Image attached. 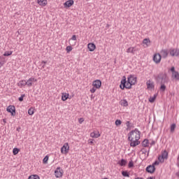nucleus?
Segmentation results:
<instances>
[{"instance_id":"1","label":"nucleus","mask_w":179,"mask_h":179,"mask_svg":"<svg viewBox=\"0 0 179 179\" xmlns=\"http://www.w3.org/2000/svg\"><path fill=\"white\" fill-rule=\"evenodd\" d=\"M138 82V78L135 77L134 75H129L127 78V77L124 76L122 77V79L120 82V87L122 89V90H124V89H132V86L134 85H136Z\"/></svg>"},{"instance_id":"2","label":"nucleus","mask_w":179,"mask_h":179,"mask_svg":"<svg viewBox=\"0 0 179 179\" xmlns=\"http://www.w3.org/2000/svg\"><path fill=\"white\" fill-rule=\"evenodd\" d=\"M128 141H129L130 146L131 148H136L138 145L141 144V131L138 129H135L130 131L128 134Z\"/></svg>"},{"instance_id":"3","label":"nucleus","mask_w":179,"mask_h":179,"mask_svg":"<svg viewBox=\"0 0 179 179\" xmlns=\"http://www.w3.org/2000/svg\"><path fill=\"white\" fill-rule=\"evenodd\" d=\"M158 162L157 164L159 165V163H164V160H167L169 159V152L166 150L163 151L160 155L158 156Z\"/></svg>"},{"instance_id":"4","label":"nucleus","mask_w":179,"mask_h":179,"mask_svg":"<svg viewBox=\"0 0 179 179\" xmlns=\"http://www.w3.org/2000/svg\"><path fill=\"white\" fill-rule=\"evenodd\" d=\"M155 166H157V159H156L152 165L148 166L145 169V171H147V173H149L150 174H153V173L156 171Z\"/></svg>"},{"instance_id":"5","label":"nucleus","mask_w":179,"mask_h":179,"mask_svg":"<svg viewBox=\"0 0 179 179\" xmlns=\"http://www.w3.org/2000/svg\"><path fill=\"white\" fill-rule=\"evenodd\" d=\"M169 52L167 50H162L160 53H157V55L159 57V59H157V64H159L160 61H162V58H167L169 55Z\"/></svg>"},{"instance_id":"6","label":"nucleus","mask_w":179,"mask_h":179,"mask_svg":"<svg viewBox=\"0 0 179 179\" xmlns=\"http://www.w3.org/2000/svg\"><path fill=\"white\" fill-rule=\"evenodd\" d=\"M61 153H62V155H68V153H69V144H68V143H65L61 148Z\"/></svg>"},{"instance_id":"7","label":"nucleus","mask_w":179,"mask_h":179,"mask_svg":"<svg viewBox=\"0 0 179 179\" xmlns=\"http://www.w3.org/2000/svg\"><path fill=\"white\" fill-rule=\"evenodd\" d=\"M55 176L56 178H61V177L64 176V170H62L61 167H57L55 171Z\"/></svg>"},{"instance_id":"8","label":"nucleus","mask_w":179,"mask_h":179,"mask_svg":"<svg viewBox=\"0 0 179 179\" xmlns=\"http://www.w3.org/2000/svg\"><path fill=\"white\" fill-rule=\"evenodd\" d=\"M171 72L172 73V78L176 79V80H179V73L176 71V67L172 66L170 69Z\"/></svg>"},{"instance_id":"9","label":"nucleus","mask_w":179,"mask_h":179,"mask_svg":"<svg viewBox=\"0 0 179 179\" xmlns=\"http://www.w3.org/2000/svg\"><path fill=\"white\" fill-rule=\"evenodd\" d=\"M6 110L8 113H10L12 117H15V115H16V108L15 106H8Z\"/></svg>"},{"instance_id":"10","label":"nucleus","mask_w":179,"mask_h":179,"mask_svg":"<svg viewBox=\"0 0 179 179\" xmlns=\"http://www.w3.org/2000/svg\"><path fill=\"white\" fill-rule=\"evenodd\" d=\"M169 55L171 57H179V49H178V48L169 49Z\"/></svg>"},{"instance_id":"11","label":"nucleus","mask_w":179,"mask_h":179,"mask_svg":"<svg viewBox=\"0 0 179 179\" xmlns=\"http://www.w3.org/2000/svg\"><path fill=\"white\" fill-rule=\"evenodd\" d=\"M34 82H37V79L34 78H30L27 81H26L27 86H28V87H31Z\"/></svg>"},{"instance_id":"12","label":"nucleus","mask_w":179,"mask_h":179,"mask_svg":"<svg viewBox=\"0 0 179 179\" xmlns=\"http://www.w3.org/2000/svg\"><path fill=\"white\" fill-rule=\"evenodd\" d=\"M92 85L95 87V89H100L101 87V81L100 80H96L92 83Z\"/></svg>"},{"instance_id":"13","label":"nucleus","mask_w":179,"mask_h":179,"mask_svg":"<svg viewBox=\"0 0 179 179\" xmlns=\"http://www.w3.org/2000/svg\"><path fill=\"white\" fill-rule=\"evenodd\" d=\"M73 3H74L73 0H69L64 3V8H71V6L73 5Z\"/></svg>"},{"instance_id":"14","label":"nucleus","mask_w":179,"mask_h":179,"mask_svg":"<svg viewBox=\"0 0 179 179\" xmlns=\"http://www.w3.org/2000/svg\"><path fill=\"white\" fill-rule=\"evenodd\" d=\"M146 85L147 89H155V84L153 83V82H152V80H148L146 82Z\"/></svg>"},{"instance_id":"15","label":"nucleus","mask_w":179,"mask_h":179,"mask_svg":"<svg viewBox=\"0 0 179 179\" xmlns=\"http://www.w3.org/2000/svg\"><path fill=\"white\" fill-rule=\"evenodd\" d=\"M87 48L89 51L93 52L96 50V45L94 43H88Z\"/></svg>"},{"instance_id":"16","label":"nucleus","mask_w":179,"mask_h":179,"mask_svg":"<svg viewBox=\"0 0 179 179\" xmlns=\"http://www.w3.org/2000/svg\"><path fill=\"white\" fill-rule=\"evenodd\" d=\"M69 99V94L67 93H62V101H66Z\"/></svg>"},{"instance_id":"17","label":"nucleus","mask_w":179,"mask_h":179,"mask_svg":"<svg viewBox=\"0 0 179 179\" xmlns=\"http://www.w3.org/2000/svg\"><path fill=\"white\" fill-rule=\"evenodd\" d=\"M27 85L26 83V80H21L18 83H17V86H19L21 89L22 87H24Z\"/></svg>"},{"instance_id":"18","label":"nucleus","mask_w":179,"mask_h":179,"mask_svg":"<svg viewBox=\"0 0 179 179\" xmlns=\"http://www.w3.org/2000/svg\"><path fill=\"white\" fill-rule=\"evenodd\" d=\"M91 138H99L100 133L99 131H93L90 134Z\"/></svg>"},{"instance_id":"19","label":"nucleus","mask_w":179,"mask_h":179,"mask_svg":"<svg viewBox=\"0 0 179 179\" xmlns=\"http://www.w3.org/2000/svg\"><path fill=\"white\" fill-rule=\"evenodd\" d=\"M37 2L40 6H45L47 5V0H37Z\"/></svg>"},{"instance_id":"20","label":"nucleus","mask_w":179,"mask_h":179,"mask_svg":"<svg viewBox=\"0 0 179 179\" xmlns=\"http://www.w3.org/2000/svg\"><path fill=\"white\" fill-rule=\"evenodd\" d=\"M120 104L122 106V107H128V101L127 99H123L120 101Z\"/></svg>"},{"instance_id":"21","label":"nucleus","mask_w":179,"mask_h":179,"mask_svg":"<svg viewBox=\"0 0 179 179\" xmlns=\"http://www.w3.org/2000/svg\"><path fill=\"white\" fill-rule=\"evenodd\" d=\"M6 62L5 57L0 56V68H2Z\"/></svg>"},{"instance_id":"22","label":"nucleus","mask_w":179,"mask_h":179,"mask_svg":"<svg viewBox=\"0 0 179 179\" xmlns=\"http://www.w3.org/2000/svg\"><path fill=\"white\" fill-rule=\"evenodd\" d=\"M118 164L122 167L127 164V160L122 159L118 162Z\"/></svg>"},{"instance_id":"23","label":"nucleus","mask_w":179,"mask_h":179,"mask_svg":"<svg viewBox=\"0 0 179 179\" xmlns=\"http://www.w3.org/2000/svg\"><path fill=\"white\" fill-rule=\"evenodd\" d=\"M142 146H143L144 148H148V146H149V140L145 139L142 142Z\"/></svg>"},{"instance_id":"24","label":"nucleus","mask_w":179,"mask_h":179,"mask_svg":"<svg viewBox=\"0 0 179 179\" xmlns=\"http://www.w3.org/2000/svg\"><path fill=\"white\" fill-rule=\"evenodd\" d=\"M127 52L128 54L131 53L134 54V52H135V48L134 47H130L127 50Z\"/></svg>"},{"instance_id":"25","label":"nucleus","mask_w":179,"mask_h":179,"mask_svg":"<svg viewBox=\"0 0 179 179\" xmlns=\"http://www.w3.org/2000/svg\"><path fill=\"white\" fill-rule=\"evenodd\" d=\"M156 97H157V94H155L153 96H150L149 98L150 103H154L155 100H156Z\"/></svg>"},{"instance_id":"26","label":"nucleus","mask_w":179,"mask_h":179,"mask_svg":"<svg viewBox=\"0 0 179 179\" xmlns=\"http://www.w3.org/2000/svg\"><path fill=\"white\" fill-rule=\"evenodd\" d=\"M143 43L145 45V47H148L149 44H150V40L148 38H145L143 39Z\"/></svg>"},{"instance_id":"27","label":"nucleus","mask_w":179,"mask_h":179,"mask_svg":"<svg viewBox=\"0 0 179 179\" xmlns=\"http://www.w3.org/2000/svg\"><path fill=\"white\" fill-rule=\"evenodd\" d=\"M176 128H177V125L173 123L171 125V132H174V131H176Z\"/></svg>"},{"instance_id":"28","label":"nucleus","mask_w":179,"mask_h":179,"mask_svg":"<svg viewBox=\"0 0 179 179\" xmlns=\"http://www.w3.org/2000/svg\"><path fill=\"white\" fill-rule=\"evenodd\" d=\"M122 176H123V177H129V173L128 171H122Z\"/></svg>"},{"instance_id":"29","label":"nucleus","mask_w":179,"mask_h":179,"mask_svg":"<svg viewBox=\"0 0 179 179\" xmlns=\"http://www.w3.org/2000/svg\"><path fill=\"white\" fill-rule=\"evenodd\" d=\"M159 90L161 92H165L166 91V85L164 84H163V82H162V85H161V87L159 88Z\"/></svg>"},{"instance_id":"30","label":"nucleus","mask_w":179,"mask_h":179,"mask_svg":"<svg viewBox=\"0 0 179 179\" xmlns=\"http://www.w3.org/2000/svg\"><path fill=\"white\" fill-rule=\"evenodd\" d=\"M28 179H40V176L38 175H31Z\"/></svg>"},{"instance_id":"31","label":"nucleus","mask_w":179,"mask_h":179,"mask_svg":"<svg viewBox=\"0 0 179 179\" xmlns=\"http://www.w3.org/2000/svg\"><path fill=\"white\" fill-rule=\"evenodd\" d=\"M48 159H49V157L48 155H46L43 159V164H47V163H48Z\"/></svg>"},{"instance_id":"32","label":"nucleus","mask_w":179,"mask_h":179,"mask_svg":"<svg viewBox=\"0 0 179 179\" xmlns=\"http://www.w3.org/2000/svg\"><path fill=\"white\" fill-rule=\"evenodd\" d=\"M12 51H6L3 55V57H9V55H12Z\"/></svg>"},{"instance_id":"33","label":"nucleus","mask_w":179,"mask_h":179,"mask_svg":"<svg viewBox=\"0 0 179 179\" xmlns=\"http://www.w3.org/2000/svg\"><path fill=\"white\" fill-rule=\"evenodd\" d=\"M28 114L29 115H33V114H34V109L33 108H30L28 110Z\"/></svg>"},{"instance_id":"34","label":"nucleus","mask_w":179,"mask_h":179,"mask_svg":"<svg viewBox=\"0 0 179 179\" xmlns=\"http://www.w3.org/2000/svg\"><path fill=\"white\" fill-rule=\"evenodd\" d=\"M19 152H20L19 148H13V153L14 155H17V153H19Z\"/></svg>"},{"instance_id":"35","label":"nucleus","mask_w":179,"mask_h":179,"mask_svg":"<svg viewBox=\"0 0 179 179\" xmlns=\"http://www.w3.org/2000/svg\"><path fill=\"white\" fill-rule=\"evenodd\" d=\"M73 48H72V46L71 45H69L66 48V50L67 52H71V51H72Z\"/></svg>"},{"instance_id":"36","label":"nucleus","mask_w":179,"mask_h":179,"mask_svg":"<svg viewBox=\"0 0 179 179\" xmlns=\"http://www.w3.org/2000/svg\"><path fill=\"white\" fill-rule=\"evenodd\" d=\"M128 167H129V169H132V167H134V162L132 160H131L129 162Z\"/></svg>"},{"instance_id":"37","label":"nucleus","mask_w":179,"mask_h":179,"mask_svg":"<svg viewBox=\"0 0 179 179\" xmlns=\"http://www.w3.org/2000/svg\"><path fill=\"white\" fill-rule=\"evenodd\" d=\"M157 53H155L153 57V61L155 62V64H157Z\"/></svg>"},{"instance_id":"38","label":"nucleus","mask_w":179,"mask_h":179,"mask_svg":"<svg viewBox=\"0 0 179 179\" xmlns=\"http://www.w3.org/2000/svg\"><path fill=\"white\" fill-rule=\"evenodd\" d=\"M115 124L117 126L121 125V124H122V122L121 120H115Z\"/></svg>"},{"instance_id":"39","label":"nucleus","mask_w":179,"mask_h":179,"mask_svg":"<svg viewBox=\"0 0 179 179\" xmlns=\"http://www.w3.org/2000/svg\"><path fill=\"white\" fill-rule=\"evenodd\" d=\"M26 97V94H23L18 98L19 101H23V98Z\"/></svg>"},{"instance_id":"40","label":"nucleus","mask_w":179,"mask_h":179,"mask_svg":"<svg viewBox=\"0 0 179 179\" xmlns=\"http://www.w3.org/2000/svg\"><path fill=\"white\" fill-rule=\"evenodd\" d=\"M126 127L127 129H129V128L131 127V122L129 121L126 122Z\"/></svg>"},{"instance_id":"41","label":"nucleus","mask_w":179,"mask_h":179,"mask_svg":"<svg viewBox=\"0 0 179 179\" xmlns=\"http://www.w3.org/2000/svg\"><path fill=\"white\" fill-rule=\"evenodd\" d=\"M96 89H97V88H96L95 87H92V88L90 90L91 93H95Z\"/></svg>"},{"instance_id":"42","label":"nucleus","mask_w":179,"mask_h":179,"mask_svg":"<svg viewBox=\"0 0 179 179\" xmlns=\"http://www.w3.org/2000/svg\"><path fill=\"white\" fill-rule=\"evenodd\" d=\"M141 152H142L143 155H146V152H147L148 151L146 150V149L143 148V149H141Z\"/></svg>"},{"instance_id":"43","label":"nucleus","mask_w":179,"mask_h":179,"mask_svg":"<svg viewBox=\"0 0 179 179\" xmlns=\"http://www.w3.org/2000/svg\"><path fill=\"white\" fill-rule=\"evenodd\" d=\"M71 40H73V41H76V35H73L72 37H71Z\"/></svg>"},{"instance_id":"44","label":"nucleus","mask_w":179,"mask_h":179,"mask_svg":"<svg viewBox=\"0 0 179 179\" xmlns=\"http://www.w3.org/2000/svg\"><path fill=\"white\" fill-rule=\"evenodd\" d=\"M83 118H80V120H79V122H80V124H82V122H83Z\"/></svg>"},{"instance_id":"45","label":"nucleus","mask_w":179,"mask_h":179,"mask_svg":"<svg viewBox=\"0 0 179 179\" xmlns=\"http://www.w3.org/2000/svg\"><path fill=\"white\" fill-rule=\"evenodd\" d=\"M132 137L134 138V139H136V134L134 133V135H132Z\"/></svg>"},{"instance_id":"46","label":"nucleus","mask_w":179,"mask_h":179,"mask_svg":"<svg viewBox=\"0 0 179 179\" xmlns=\"http://www.w3.org/2000/svg\"><path fill=\"white\" fill-rule=\"evenodd\" d=\"M155 143H156V142H155V141H152L150 143L151 146H152V145H155Z\"/></svg>"},{"instance_id":"47","label":"nucleus","mask_w":179,"mask_h":179,"mask_svg":"<svg viewBox=\"0 0 179 179\" xmlns=\"http://www.w3.org/2000/svg\"><path fill=\"white\" fill-rule=\"evenodd\" d=\"M43 64H47V62H45V61H42V62H41V65H43Z\"/></svg>"},{"instance_id":"48","label":"nucleus","mask_w":179,"mask_h":179,"mask_svg":"<svg viewBox=\"0 0 179 179\" xmlns=\"http://www.w3.org/2000/svg\"><path fill=\"white\" fill-rule=\"evenodd\" d=\"M108 27H110V24H107L106 26V28L108 29Z\"/></svg>"},{"instance_id":"49","label":"nucleus","mask_w":179,"mask_h":179,"mask_svg":"<svg viewBox=\"0 0 179 179\" xmlns=\"http://www.w3.org/2000/svg\"><path fill=\"white\" fill-rule=\"evenodd\" d=\"M3 122H4V124H6V119H3Z\"/></svg>"},{"instance_id":"50","label":"nucleus","mask_w":179,"mask_h":179,"mask_svg":"<svg viewBox=\"0 0 179 179\" xmlns=\"http://www.w3.org/2000/svg\"><path fill=\"white\" fill-rule=\"evenodd\" d=\"M17 131L19 132V131H20V127L17 128Z\"/></svg>"},{"instance_id":"51","label":"nucleus","mask_w":179,"mask_h":179,"mask_svg":"<svg viewBox=\"0 0 179 179\" xmlns=\"http://www.w3.org/2000/svg\"><path fill=\"white\" fill-rule=\"evenodd\" d=\"M147 179H153V177H148Z\"/></svg>"},{"instance_id":"52","label":"nucleus","mask_w":179,"mask_h":179,"mask_svg":"<svg viewBox=\"0 0 179 179\" xmlns=\"http://www.w3.org/2000/svg\"><path fill=\"white\" fill-rule=\"evenodd\" d=\"M176 176H177L178 177H179V171H178V173H176Z\"/></svg>"},{"instance_id":"53","label":"nucleus","mask_w":179,"mask_h":179,"mask_svg":"<svg viewBox=\"0 0 179 179\" xmlns=\"http://www.w3.org/2000/svg\"><path fill=\"white\" fill-rule=\"evenodd\" d=\"M90 145H92V144L93 143V141H91L90 142Z\"/></svg>"},{"instance_id":"54","label":"nucleus","mask_w":179,"mask_h":179,"mask_svg":"<svg viewBox=\"0 0 179 179\" xmlns=\"http://www.w3.org/2000/svg\"><path fill=\"white\" fill-rule=\"evenodd\" d=\"M45 64H43V65L42 66V68H45Z\"/></svg>"},{"instance_id":"55","label":"nucleus","mask_w":179,"mask_h":179,"mask_svg":"<svg viewBox=\"0 0 179 179\" xmlns=\"http://www.w3.org/2000/svg\"><path fill=\"white\" fill-rule=\"evenodd\" d=\"M162 80H166V78H162Z\"/></svg>"},{"instance_id":"56","label":"nucleus","mask_w":179,"mask_h":179,"mask_svg":"<svg viewBox=\"0 0 179 179\" xmlns=\"http://www.w3.org/2000/svg\"><path fill=\"white\" fill-rule=\"evenodd\" d=\"M131 80H134V78H131Z\"/></svg>"},{"instance_id":"57","label":"nucleus","mask_w":179,"mask_h":179,"mask_svg":"<svg viewBox=\"0 0 179 179\" xmlns=\"http://www.w3.org/2000/svg\"><path fill=\"white\" fill-rule=\"evenodd\" d=\"M178 166H179V162H178Z\"/></svg>"}]
</instances>
